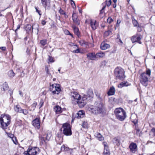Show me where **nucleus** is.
Returning a JSON list of instances; mask_svg holds the SVG:
<instances>
[{"mask_svg": "<svg viewBox=\"0 0 155 155\" xmlns=\"http://www.w3.org/2000/svg\"><path fill=\"white\" fill-rule=\"evenodd\" d=\"M63 133L66 136H70L72 134V132L70 125L68 123H65L63 124Z\"/></svg>", "mask_w": 155, "mask_h": 155, "instance_id": "6e6552de", "label": "nucleus"}, {"mask_svg": "<svg viewBox=\"0 0 155 155\" xmlns=\"http://www.w3.org/2000/svg\"><path fill=\"white\" fill-rule=\"evenodd\" d=\"M151 131L153 133L154 136H155V128H152L151 130Z\"/></svg>", "mask_w": 155, "mask_h": 155, "instance_id": "13d9d810", "label": "nucleus"}, {"mask_svg": "<svg viewBox=\"0 0 155 155\" xmlns=\"http://www.w3.org/2000/svg\"><path fill=\"white\" fill-rule=\"evenodd\" d=\"M96 58H97V60L98 58L103 57L105 55V54L102 52H100L96 53Z\"/></svg>", "mask_w": 155, "mask_h": 155, "instance_id": "a878e982", "label": "nucleus"}, {"mask_svg": "<svg viewBox=\"0 0 155 155\" xmlns=\"http://www.w3.org/2000/svg\"><path fill=\"white\" fill-rule=\"evenodd\" d=\"M22 111L21 112V113H22L25 115H27L28 113V110H26V109H22Z\"/></svg>", "mask_w": 155, "mask_h": 155, "instance_id": "ea45409f", "label": "nucleus"}, {"mask_svg": "<svg viewBox=\"0 0 155 155\" xmlns=\"http://www.w3.org/2000/svg\"><path fill=\"white\" fill-rule=\"evenodd\" d=\"M58 12L61 15H63L64 14H65V12L61 8H60Z\"/></svg>", "mask_w": 155, "mask_h": 155, "instance_id": "58836bf2", "label": "nucleus"}, {"mask_svg": "<svg viewBox=\"0 0 155 155\" xmlns=\"http://www.w3.org/2000/svg\"><path fill=\"white\" fill-rule=\"evenodd\" d=\"M43 104H44L43 100H41L40 103H39V105L40 106V108L43 106Z\"/></svg>", "mask_w": 155, "mask_h": 155, "instance_id": "09e8293b", "label": "nucleus"}, {"mask_svg": "<svg viewBox=\"0 0 155 155\" xmlns=\"http://www.w3.org/2000/svg\"><path fill=\"white\" fill-rule=\"evenodd\" d=\"M48 57L49 58H48V60L50 62H54V60L53 58L50 57L49 56Z\"/></svg>", "mask_w": 155, "mask_h": 155, "instance_id": "de8ad7c7", "label": "nucleus"}, {"mask_svg": "<svg viewBox=\"0 0 155 155\" xmlns=\"http://www.w3.org/2000/svg\"><path fill=\"white\" fill-rule=\"evenodd\" d=\"M91 26L93 30H95L97 28L98 25L95 20H92L90 21Z\"/></svg>", "mask_w": 155, "mask_h": 155, "instance_id": "6ab92c4d", "label": "nucleus"}, {"mask_svg": "<svg viewBox=\"0 0 155 155\" xmlns=\"http://www.w3.org/2000/svg\"><path fill=\"white\" fill-rule=\"evenodd\" d=\"M114 113L117 118L120 121L124 120L126 117L125 111L121 108H116L114 110Z\"/></svg>", "mask_w": 155, "mask_h": 155, "instance_id": "39448f33", "label": "nucleus"}, {"mask_svg": "<svg viewBox=\"0 0 155 155\" xmlns=\"http://www.w3.org/2000/svg\"><path fill=\"white\" fill-rule=\"evenodd\" d=\"M25 73H24V72L23 71H22V74L21 75V76L22 77H23L24 76Z\"/></svg>", "mask_w": 155, "mask_h": 155, "instance_id": "774afa93", "label": "nucleus"}, {"mask_svg": "<svg viewBox=\"0 0 155 155\" xmlns=\"http://www.w3.org/2000/svg\"><path fill=\"white\" fill-rule=\"evenodd\" d=\"M137 147L136 144L134 143H131L129 146L130 151L133 153H135L137 150Z\"/></svg>", "mask_w": 155, "mask_h": 155, "instance_id": "2eb2a0df", "label": "nucleus"}, {"mask_svg": "<svg viewBox=\"0 0 155 155\" xmlns=\"http://www.w3.org/2000/svg\"><path fill=\"white\" fill-rule=\"evenodd\" d=\"M46 22L45 20H43L41 21V24L43 25H45V24H46Z\"/></svg>", "mask_w": 155, "mask_h": 155, "instance_id": "5fc2aeb1", "label": "nucleus"}, {"mask_svg": "<svg viewBox=\"0 0 155 155\" xmlns=\"http://www.w3.org/2000/svg\"><path fill=\"white\" fill-rule=\"evenodd\" d=\"M57 136L58 138H62V134L61 132L58 133L57 134Z\"/></svg>", "mask_w": 155, "mask_h": 155, "instance_id": "3c124183", "label": "nucleus"}, {"mask_svg": "<svg viewBox=\"0 0 155 155\" xmlns=\"http://www.w3.org/2000/svg\"><path fill=\"white\" fill-rule=\"evenodd\" d=\"M142 38V36L140 34H136L132 37L131 38V41L133 43L138 42L140 44H141V42L140 40Z\"/></svg>", "mask_w": 155, "mask_h": 155, "instance_id": "1a4fd4ad", "label": "nucleus"}, {"mask_svg": "<svg viewBox=\"0 0 155 155\" xmlns=\"http://www.w3.org/2000/svg\"><path fill=\"white\" fill-rule=\"evenodd\" d=\"M49 90L53 94H58L61 91L59 84H53L52 85L50 84Z\"/></svg>", "mask_w": 155, "mask_h": 155, "instance_id": "0eeeda50", "label": "nucleus"}, {"mask_svg": "<svg viewBox=\"0 0 155 155\" xmlns=\"http://www.w3.org/2000/svg\"><path fill=\"white\" fill-rule=\"evenodd\" d=\"M77 117L79 119L83 117L84 116V113L83 111L80 110L77 113Z\"/></svg>", "mask_w": 155, "mask_h": 155, "instance_id": "5701e85b", "label": "nucleus"}, {"mask_svg": "<svg viewBox=\"0 0 155 155\" xmlns=\"http://www.w3.org/2000/svg\"><path fill=\"white\" fill-rule=\"evenodd\" d=\"M8 86L7 83L6 82H4L2 85L1 89L2 91H5L8 89Z\"/></svg>", "mask_w": 155, "mask_h": 155, "instance_id": "4be33fe9", "label": "nucleus"}, {"mask_svg": "<svg viewBox=\"0 0 155 155\" xmlns=\"http://www.w3.org/2000/svg\"><path fill=\"white\" fill-rule=\"evenodd\" d=\"M79 42L80 45L81 46H83L84 45H85V41L83 40L79 41Z\"/></svg>", "mask_w": 155, "mask_h": 155, "instance_id": "c03bdc74", "label": "nucleus"}, {"mask_svg": "<svg viewBox=\"0 0 155 155\" xmlns=\"http://www.w3.org/2000/svg\"><path fill=\"white\" fill-rule=\"evenodd\" d=\"M113 143L114 144L119 146L120 145V142L118 137H115L113 140Z\"/></svg>", "mask_w": 155, "mask_h": 155, "instance_id": "b1692460", "label": "nucleus"}, {"mask_svg": "<svg viewBox=\"0 0 155 155\" xmlns=\"http://www.w3.org/2000/svg\"><path fill=\"white\" fill-rule=\"evenodd\" d=\"M69 45L71 46H73L74 48H75V46H74L75 45H74V44L73 43H71Z\"/></svg>", "mask_w": 155, "mask_h": 155, "instance_id": "69168bd1", "label": "nucleus"}, {"mask_svg": "<svg viewBox=\"0 0 155 155\" xmlns=\"http://www.w3.org/2000/svg\"><path fill=\"white\" fill-rule=\"evenodd\" d=\"M72 18L73 22L77 25H78L80 23V21L78 18V16L76 14L73 13L72 15Z\"/></svg>", "mask_w": 155, "mask_h": 155, "instance_id": "dca6fc26", "label": "nucleus"}, {"mask_svg": "<svg viewBox=\"0 0 155 155\" xmlns=\"http://www.w3.org/2000/svg\"><path fill=\"white\" fill-rule=\"evenodd\" d=\"M103 144L104 146V148H106V147H108L107 145V143L105 142H104Z\"/></svg>", "mask_w": 155, "mask_h": 155, "instance_id": "bf43d9fd", "label": "nucleus"}, {"mask_svg": "<svg viewBox=\"0 0 155 155\" xmlns=\"http://www.w3.org/2000/svg\"><path fill=\"white\" fill-rule=\"evenodd\" d=\"M45 70L46 71V73L48 74H50L49 73L48 71V69L47 67H46L45 68Z\"/></svg>", "mask_w": 155, "mask_h": 155, "instance_id": "603ef678", "label": "nucleus"}, {"mask_svg": "<svg viewBox=\"0 0 155 155\" xmlns=\"http://www.w3.org/2000/svg\"><path fill=\"white\" fill-rule=\"evenodd\" d=\"M89 110L95 114L102 113L104 110L103 104L101 102H95L94 106L90 105L88 107Z\"/></svg>", "mask_w": 155, "mask_h": 155, "instance_id": "f03ea898", "label": "nucleus"}, {"mask_svg": "<svg viewBox=\"0 0 155 155\" xmlns=\"http://www.w3.org/2000/svg\"><path fill=\"white\" fill-rule=\"evenodd\" d=\"M24 153L25 155H29V150H28L27 151H25Z\"/></svg>", "mask_w": 155, "mask_h": 155, "instance_id": "6e6d98bb", "label": "nucleus"}, {"mask_svg": "<svg viewBox=\"0 0 155 155\" xmlns=\"http://www.w3.org/2000/svg\"><path fill=\"white\" fill-rule=\"evenodd\" d=\"M113 20L111 17H109L107 19V21L109 24H110L111 22L113 21Z\"/></svg>", "mask_w": 155, "mask_h": 155, "instance_id": "79ce46f5", "label": "nucleus"}, {"mask_svg": "<svg viewBox=\"0 0 155 155\" xmlns=\"http://www.w3.org/2000/svg\"><path fill=\"white\" fill-rule=\"evenodd\" d=\"M40 140L42 144L46 143V140H45L44 137H40Z\"/></svg>", "mask_w": 155, "mask_h": 155, "instance_id": "a19ab883", "label": "nucleus"}, {"mask_svg": "<svg viewBox=\"0 0 155 155\" xmlns=\"http://www.w3.org/2000/svg\"><path fill=\"white\" fill-rule=\"evenodd\" d=\"M41 3L46 9L49 10L51 7L50 0H41Z\"/></svg>", "mask_w": 155, "mask_h": 155, "instance_id": "9d476101", "label": "nucleus"}, {"mask_svg": "<svg viewBox=\"0 0 155 155\" xmlns=\"http://www.w3.org/2000/svg\"><path fill=\"white\" fill-rule=\"evenodd\" d=\"M37 105V103L36 102H35L31 105V110H34L35 109Z\"/></svg>", "mask_w": 155, "mask_h": 155, "instance_id": "e433bc0d", "label": "nucleus"}, {"mask_svg": "<svg viewBox=\"0 0 155 155\" xmlns=\"http://www.w3.org/2000/svg\"><path fill=\"white\" fill-rule=\"evenodd\" d=\"M71 5H72L73 4H74V6H75V7L76 8L75 5V2L73 0H72V2H71Z\"/></svg>", "mask_w": 155, "mask_h": 155, "instance_id": "0e129e2a", "label": "nucleus"}, {"mask_svg": "<svg viewBox=\"0 0 155 155\" xmlns=\"http://www.w3.org/2000/svg\"><path fill=\"white\" fill-rule=\"evenodd\" d=\"M53 110L56 114H60L62 112L61 108L58 105L55 106Z\"/></svg>", "mask_w": 155, "mask_h": 155, "instance_id": "f3484780", "label": "nucleus"}, {"mask_svg": "<svg viewBox=\"0 0 155 155\" xmlns=\"http://www.w3.org/2000/svg\"><path fill=\"white\" fill-rule=\"evenodd\" d=\"M75 48L76 47H77V49L76 50H74L72 51V52L74 53H80V50L78 48V47L77 45H74Z\"/></svg>", "mask_w": 155, "mask_h": 155, "instance_id": "473e14b6", "label": "nucleus"}, {"mask_svg": "<svg viewBox=\"0 0 155 155\" xmlns=\"http://www.w3.org/2000/svg\"><path fill=\"white\" fill-rule=\"evenodd\" d=\"M8 74L9 77L12 78L15 75V73L12 70L9 71L8 72Z\"/></svg>", "mask_w": 155, "mask_h": 155, "instance_id": "c756f323", "label": "nucleus"}, {"mask_svg": "<svg viewBox=\"0 0 155 155\" xmlns=\"http://www.w3.org/2000/svg\"><path fill=\"white\" fill-rule=\"evenodd\" d=\"M73 28L74 33L79 37L80 34L78 28L74 26L73 27Z\"/></svg>", "mask_w": 155, "mask_h": 155, "instance_id": "bb28decb", "label": "nucleus"}, {"mask_svg": "<svg viewBox=\"0 0 155 155\" xmlns=\"http://www.w3.org/2000/svg\"><path fill=\"white\" fill-rule=\"evenodd\" d=\"M11 117L8 114H2L0 117V122L2 128L5 130L10 124Z\"/></svg>", "mask_w": 155, "mask_h": 155, "instance_id": "7ed1b4c3", "label": "nucleus"}, {"mask_svg": "<svg viewBox=\"0 0 155 155\" xmlns=\"http://www.w3.org/2000/svg\"><path fill=\"white\" fill-rule=\"evenodd\" d=\"M132 23L134 26L137 27L139 25L137 21L134 18L132 19Z\"/></svg>", "mask_w": 155, "mask_h": 155, "instance_id": "2f4dec72", "label": "nucleus"}, {"mask_svg": "<svg viewBox=\"0 0 155 155\" xmlns=\"http://www.w3.org/2000/svg\"><path fill=\"white\" fill-rule=\"evenodd\" d=\"M66 32V33L67 35H70L72 37H73V35L72 34H71L69 31L67 30Z\"/></svg>", "mask_w": 155, "mask_h": 155, "instance_id": "864d4df0", "label": "nucleus"}, {"mask_svg": "<svg viewBox=\"0 0 155 155\" xmlns=\"http://www.w3.org/2000/svg\"><path fill=\"white\" fill-rule=\"evenodd\" d=\"M137 27V30L138 32H140L142 31L141 26L138 25Z\"/></svg>", "mask_w": 155, "mask_h": 155, "instance_id": "a18cd8bd", "label": "nucleus"}, {"mask_svg": "<svg viewBox=\"0 0 155 155\" xmlns=\"http://www.w3.org/2000/svg\"><path fill=\"white\" fill-rule=\"evenodd\" d=\"M124 72L123 69L121 67H117L115 69V76L117 79L123 80L125 78Z\"/></svg>", "mask_w": 155, "mask_h": 155, "instance_id": "423d86ee", "label": "nucleus"}, {"mask_svg": "<svg viewBox=\"0 0 155 155\" xmlns=\"http://www.w3.org/2000/svg\"><path fill=\"white\" fill-rule=\"evenodd\" d=\"M104 13V11L103 10L101 9L100 10V15L101 17H103V16L102 15Z\"/></svg>", "mask_w": 155, "mask_h": 155, "instance_id": "8fccbe9b", "label": "nucleus"}, {"mask_svg": "<svg viewBox=\"0 0 155 155\" xmlns=\"http://www.w3.org/2000/svg\"><path fill=\"white\" fill-rule=\"evenodd\" d=\"M93 93L92 90L91 89H89L87 92L86 94H84V95L83 97H85L86 99L85 100L86 104L87 103V100H90L91 98H92L93 96Z\"/></svg>", "mask_w": 155, "mask_h": 155, "instance_id": "9b49d317", "label": "nucleus"}, {"mask_svg": "<svg viewBox=\"0 0 155 155\" xmlns=\"http://www.w3.org/2000/svg\"><path fill=\"white\" fill-rule=\"evenodd\" d=\"M52 134L51 133L49 132L47 134L46 137V140L48 141L50 139L51 137Z\"/></svg>", "mask_w": 155, "mask_h": 155, "instance_id": "7c9ffc66", "label": "nucleus"}, {"mask_svg": "<svg viewBox=\"0 0 155 155\" xmlns=\"http://www.w3.org/2000/svg\"><path fill=\"white\" fill-rule=\"evenodd\" d=\"M86 55L87 58L89 60L94 61L97 60L96 54L94 53H89L87 54Z\"/></svg>", "mask_w": 155, "mask_h": 155, "instance_id": "4468645a", "label": "nucleus"}, {"mask_svg": "<svg viewBox=\"0 0 155 155\" xmlns=\"http://www.w3.org/2000/svg\"><path fill=\"white\" fill-rule=\"evenodd\" d=\"M63 15H64V18H67L68 17V15H66V12L65 13V14H64Z\"/></svg>", "mask_w": 155, "mask_h": 155, "instance_id": "338daca9", "label": "nucleus"}, {"mask_svg": "<svg viewBox=\"0 0 155 155\" xmlns=\"http://www.w3.org/2000/svg\"><path fill=\"white\" fill-rule=\"evenodd\" d=\"M100 47L101 49L102 50H105L109 48L110 47V45L109 44L103 42L101 43Z\"/></svg>", "mask_w": 155, "mask_h": 155, "instance_id": "aec40b11", "label": "nucleus"}, {"mask_svg": "<svg viewBox=\"0 0 155 155\" xmlns=\"http://www.w3.org/2000/svg\"><path fill=\"white\" fill-rule=\"evenodd\" d=\"M95 135L96 137L99 140L101 141L104 140L103 137H102L100 133H96Z\"/></svg>", "mask_w": 155, "mask_h": 155, "instance_id": "c85d7f7f", "label": "nucleus"}, {"mask_svg": "<svg viewBox=\"0 0 155 155\" xmlns=\"http://www.w3.org/2000/svg\"><path fill=\"white\" fill-rule=\"evenodd\" d=\"M69 148L68 147H65L64 145H63L61 147V149L62 151H68V150Z\"/></svg>", "mask_w": 155, "mask_h": 155, "instance_id": "72a5a7b5", "label": "nucleus"}, {"mask_svg": "<svg viewBox=\"0 0 155 155\" xmlns=\"http://www.w3.org/2000/svg\"><path fill=\"white\" fill-rule=\"evenodd\" d=\"M0 48L3 51H5L6 48L5 47H2Z\"/></svg>", "mask_w": 155, "mask_h": 155, "instance_id": "e2e57ef3", "label": "nucleus"}, {"mask_svg": "<svg viewBox=\"0 0 155 155\" xmlns=\"http://www.w3.org/2000/svg\"><path fill=\"white\" fill-rule=\"evenodd\" d=\"M121 22V21L120 19H118L117 20V24L119 25Z\"/></svg>", "mask_w": 155, "mask_h": 155, "instance_id": "680f3d73", "label": "nucleus"}, {"mask_svg": "<svg viewBox=\"0 0 155 155\" xmlns=\"http://www.w3.org/2000/svg\"><path fill=\"white\" fill-rule=\"evenodd\" d=\"M71 100L73 104H78L80 107H83L86 105V97H82L81 98L80 95L77 92H71L70 93Z\"/></svg>", "mask_w": 155, "mask_h": 155, "instance_id": "f257e3e1", "label": "nucleus"}, {"mask_svg": "<svg viewBox=\"0 0 155 155\" xmlns=\"http://www.w3.org/2000/svg\"><path fill=\"white\" fill-rule=\"evenodd\" d=\"M151 74V71L150 69L146 70V72H143L140 75V81L141 84L145 86L148 85V79Z\"/></svg>", "mask_w": 155, "mask_h": 155, "instance_id": "20e7f679", "label": "nucleus"}, {"mask_svg": "<svg viewBox=\"0 0 155 155\" xmlns=\"http://www.w3.org/2000/svg\"><path fill=\"white\" fill-rule=\"evenodd\" d=\"M82 127L85 128H87L88 127V125L86 122L84 121L82 124Z\"/></svg>", "mask_w": 155, "mask_h": 155, "instance_id": "4c0bfd02", "label": "nucleus"}, {"mask_svg": "<svg viewBox=\"0 0 155 155\" xmlns=\"http://www.w3.org/2000/svg\"><path fill=\"white\" fill-rule=\"evenodd\" d=\"M115 89L114 87L112 86L110 87L108 91L107 92V94L109 96L114 95L115 93Z\"/></svg>", "mask_w": 155, "mask_h": 155, "instance_id": "412c9836", "label": "nucleus"}, {"mask_svg": "<svg viewBox=\"0 0 155 155\" xmlns=\"http://www.w3.org/2000/svg\"><path fill=\"white\" fill-rule=\"evenodd\" d=\"M34 26H36V28H35V29H37L38 30L39 28V25L38 24H34L32 26L30 25H27L26 27V30L29 31L31 30V29L32 30L34 28Z\"/></svg>", "mask_w": 155, "mask_h": 155, "instance_id": "a211bd4d", "label": "nucleus"}, {"mask_svg": "<svg viewBox=\"0 0 155 155\" xmlns=\"http://www.w3.org/2000/svg\"><path fill=\"white\" fill-rule=\"evenodd\" d=\"M33 125L37 129H39L40 127V122L39 119L36 118L32 121Z\"/></svg>", "mask_w": 155, "mask_h": 155, "instance_id": "f8f14e48", "label": "nucleus"}, {"mask_svg": "<svg viewBox=\"0 0 155 155\" xmlns=\"http://www.w3.org/2000/svg\"><path fill=\"white\" fill-rule=\"evenodd\" d=\"M111 3V1L110 0H109V1L108 2H107V1L106 2V5L108 7H109Z\"/></svg>", "mask_w": 155, "mask_h": 155, "instance_id": "49530a36", "label": "nucleus"}, {"mask_svg": "<svg viewBox=\"0 0 155 155\" xmlns=\"http://www.w3.org/2000/svg\"><path fill=\"white\" fill-rule=\"evenodd\" d=\"M126 83H121L120 84H118V87L119 88H122L124 86H127V85L126 84Z\"/></svg>", "mask_w": 155, "mask_h": 155, "instance_id": "f704fd0d", "label": "nucleus"}, {"mask_svg": "<svg viewBox=\"0 0 155 155\" xmlns=\"http://www.w3.org/2000/svg\"><path fill=\"white\" fill-rule=\"evenodd\" d=\"M140 130L139 129H137L136 130V133L137 135H139L140 134Z\"/></svg>", "mask_w": 155, "mask_h": 155, "instance_id": "4d7b16f0", "label": "nucleus"}, {"mask_svg": "<svg viewBox=\"0 0 155 155\" xmlns=\"http://www.w3.org/2000/svg\"><path fill=\"white\" fill-rule=\"evenodd\" d=\"M110 153L108 147H106V148H104L103 152L104 155H110Z\"/></svg>", "mask_w": 155, "mask_h": 155, "instance_id": "cd10ccee", "label": "nucleus"}, {"mask_svg": "<svg viewBox=\"0 0 155 155\" xmlns=\"http://www.w3.org/2000/svg\"><path fill=\"white\" fill-rule=\"evenodd\" d=\"M35 8L36 9V12L39 14L40 16L41 15V12L40 10H38L36 7H35Z\"/></svg>", "mask_w": 155, "mask_h": 155, "instance_id": "37998d69", "label": "nucleus"}, {"mask_svg": "<svg viewBox=\"0 0 155 155\" xmlns=\"http://www.w3.org/2000/svg\"><path fill=\"white\" fill-rule=\"evenodd\" d=\"M20 25H17V28H16V29L15 30V32H16V31H17V30L18 29L20 28Z\"/></svg>", "mask_w": 155, "mask_h": 155, "instance_id": "052dcab7", "label": "nucleus"}, {"mask_svg": "<svg viewBox=\"0 0 155 155\" xmlns=\"http://www.w3.org/2000/svg\"><path fill=\"white\" fill-rule=\"evenodd\" d=\"M15 110L18 113H21L22 109L20 107L19 105H17L14 106Z\"/></svg>", "mask_w": 155, "mask_h": 155, "instance_id": "393cba45", "label": "nucleus"}, {"mask_svg": "<svg viewBox=\"0 0 155 155\" xmlns=\"http://www.w3.org/2000/svg\"><path fill=\"white\" fill-rule=\"evenodd\" d=\"M29 155H36L39 151V149L37 147H34L31 148H29Z\"/></svg>", "mask_w": 155, "mask_h": 155, "instance_id": "ddd939ff", "label": "nucleus"}, {"mask_svg": "<svg viewBox=\"0 0 155 155\" xmlns=\"http://www.w3.org/2000/svg\"><path fill=\"white\" fill-rule=\"evenodd\" d=\"M47 41L46 40H43L40 41V43L41 45L44 46L47 44Z\"/></svg>", "mask_w": 155, "mask_h": 155, "instance_id": "c9c22d12", "label": "nucleus"}]
</instances>
